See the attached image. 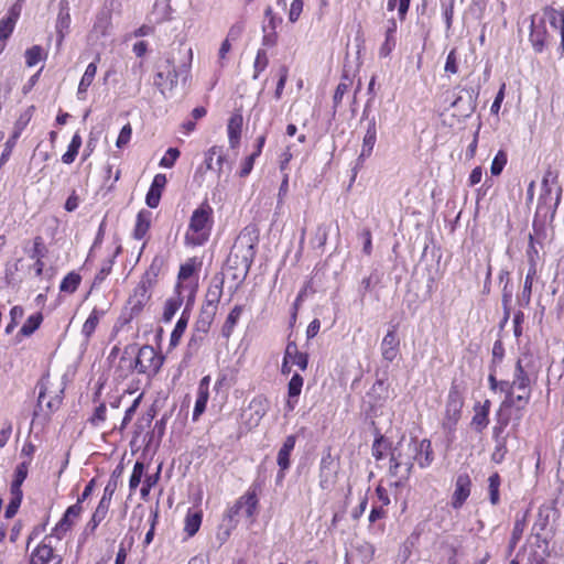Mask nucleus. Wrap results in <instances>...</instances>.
I'll list each match as a JSON object with an SVG mask.
<instances>
[{
  "instance_id": "obj_5",
  "label": "nucleus",
  "mask_w": 564,
  "mask_h": 564,
  "mask_svg": "<svg viewBox=\"0 0 564 564\" xmlns=\"http://www.w3.org/2000/svg\"><path fill=\"white\" fill-rule=\"evenodd\" d=\"M263 490V481L254 479L247 490L226 510V518L235 522V518L243 511L246 518L253 524L257 520L260 507V495Z\"/></svg>"
},
{
  "instance_id": "obj_57",
  "label": "nucleus",
  "mask_w": 564,
  "mask_h": 564,
  "mask_svg": "<svg viewBox=\"0 0 564 564\" xmlns=\"http://www.w3.org/2000/svg\"><path fill=\"white\" fill-rule=\"evenodd\" d=\"M275 76L278 78V82H276V87H275V91H274V98L276 100H279V99H281V97L283 95V90H284L285 84L288 82L289 67L284 64L280 65L275 70Z\"/></svg>"
},
{
  "instance_id": "obj_7",
  "label": "nucleus",
  "mask_w": 564,
  "mask_h": 564,
  "mask_svg": "<svg viewBox=\"0 0 564 564\" xmlns=\"http://www.w3.org/2000/svg\"><path fill=\"white\" fill-rule=\"evenodd\" d=\"M203 261L198 257L188 258L180 265L174 288L188 294V304H194L199 286V272Z\"/></svg>"
},
{
  "instance_id": "obj_54",
  "label": "nucleus",
  "mask_w": 564,
  "mask_h": 564,
  "mask_svg": "<svg viewBox=\"0 0 564 564\" xmlns=\"http://www.w3.org/2000/svg\"><path fill=\"white\" fill-rule=\"evenodd\" d=\"M161 475V466H159L155 474L147 475L143 479L142 487L140 489V496L143 501H148L150 498L151 489L159 482Z\"/></svg>"
},
{
  "instance_id": "obj_58",
  "label": "nucleus",
  "mask_w": 564,
  "mask_h": 564,
  "mask_svg": "<svg viewBox=\"0 0 564 564\" xmlns=\"http://www.w3.org/2000/svg\"><path fill=\"white\" fill-rule=\"evenodd\" d=\"M356 552L364 564H369L375 558L376 547L372 543L364 541L357 545Z\"/></svg>"
},
{
  "instance_id": "obj_45",
  "label": "nucleus",
  "mask_w": 564,
  "mask_h": 564,
  "mask_svg": "<svg viewBox=\"0 0 564 564\" xmlns=\"http://www.w3.org/2000/svg\"><path fill=\"white\" fill-rule=\"evenodd\" d=\"M536 276H538V268H529L525 279H524L522 293H521V302H522L523 306H529L531 303L533 283H534V280L536 279Z\"/></svg>"
},
{
  "instance_id": "obj_10",
  "label": "nucleus",
  "mask_w": 564,
  "mask_h": 564,
  "mask_svg": "<svg viewBox=\"0 0 564 564\" xmlns=\"http://www.w3.org/2000/svg\"><path fill=\"white\" fill-rule=\"evenodd\" d=\"M283 19L279 17L272 7H267L264 10V22L261 26L262 39L261 44L263 47L272 48L279 43L278 28L282 24Z\"/></svg>"
},
{
  "instance_id": "obj_36",
  "label": "nucleus",
  "mask_w": 564,
  "mask_h": 564,
  "mask_svg": "<svg viewBox=\"0 0 564 564\" xmlns=\"http://www.w3.org/2000/svg\"><path fill=\"white\" fill-rule=\"evenodd\" d=\"M295 443H296V436L289 435V436H286V438L283 442V445L281 446V448L278 452L276 463L280 467L281 473L286 470L291 465L290 456H291L292 451L295 447Z\"/></svg>"
},
{
  "instance_id": "obj_51",
  "label": "nucleus",
  "mask_w": 564,
  "mask_h": 564,
  "mask_svg": "<svg viewBox=\"0 0 564 564\" xmlns=\"http://www.w3.org/2000/svg\"><path fill=\"white\" fill-rule=\"evenodd\" d=\"M269 65V57L265 48H259L257 51L254 61H253V74L252 79H258L260 75L267 69Z\"/></svg>"
},
{
  "instance_id": "obj_13",
  "label": "nucleus",
  "mask_w": 564,
  "mask_h": 564,
  "mask_svg": "<svg viewBox=\"0 0 564 564\" xmlns=\"http://www.w3.org/2000/svg\"><path fill=\"white\" fill-rule=\"evenodd\" d=\"M225 276L224 273H216L209 281L204 296L202 308L215 310L217 313L218 305L224 295Z\"/></svg>"
},
{
  "instance_id": "obj_9",
  "label": "nucleus",
  "mask_w": 564,
  "mask_h": 564,
  "mask_svg": "<svg viewBox=\"0 0 564 564\" xmlns=\"http://www.w3.org/2000/svg\"><path fill=\"white\" fill-rule=\"evenodd\" d=\"M150 299L151 292L143 284H137L126 302L122 314L123 322L130 323L133 318L140 316Z\"/></svg>"
},
{
  "instance_id": "obj_30",
  "label": "nucleus",
  "mask_w": 564,
  "mask_h": 564,
  "mask_svg": "<svg viewBox=\"0 0 564 564\" xmlns=\"http://www.w3.org/2000/svg\"><path fill=\"white\" fill-rule=\"evenodd\" d=\"M377 142V123L376 119L371 118L368 122V127L366 133L362 139L361 151L358 156V161H364L365 159L371 156L375 144Z\"/></svg>"
},
{
  "instance_id": "obj_39",
  "label": "nucleus",
  "mask_w": 564,
  "mask_h": 564,
  "mask_svg": "<svg viewBox=\"0 0 564 564\" xmlns=\"http://www.w3.org/2000/svg\"><path fill=\"white\" fill-rule=\"evenodd\" d=\"M203 521V512L200 510L188 509L184 519V532L188 538L194 536Z\"/></svg>"
},
{
  "instance_id": "obj_17",
  "label": "nucleus",
  "mask_w": 564,
  "mask_h": 564,
  "mask_svg": "<svg viewBox=\"0 0 564 564\" xmlns=\"http://www.w3.org/2000/svg\"><path fill=\"white\" fill-rule=\"evenodd\" d=\"M529 41L535 53H542L549 43V33L544 19L532 17Z\"/></svg>"
},
{
  "instance_id": "obj_43",
  "label": "nucleus",
  "mask_w": 564,
  "mask_h": 564,
  "mask_svg": "<svg viewBox=\"0 0 564 564\" xmlns=\"http://www.w3.org/2000/svg\"><path fill=\"white\" fill-rule=\"evenodd\" d=\"M215 156H216V164H217L218 172H220L223 169V165L225 163V160H226L223 147L213 145L212 148H209L205 152L204 164L207 170H213L214 169L213 162H214Z\"/></svg>"
},
{
  "instance_id": "obj_60",
  "label": "nucleus",
  "mask_w": 564,
  "mask_h": 564,
  "mask_svg": "<svg viewBox=\"0 0 564 564\" xmlns=\"http://www.w3.org/2000/svg\"><path fill=\"white\" fill-rule=\"evenodd\" d=\"M507 163H508V155H507L506 151L499 150L497 152V154L495 155V158L491 162V165H490L491 175L499 176L502 173Z\"/></svg>"
},
{
  "instance_id": "obj_23",
  "label": "nucleus",
  "mask_w": 564,
  "mask_h": 564,
  "mask_svg": "<svg viewBox=\"0 0 564 564\" xmlns=\"http://www.w3.org/2000/svg\"><path fill=\"white\" fill-rule=\"evenodd\" d=\"M166 183L167 178L165 174L158 173L154 175L150 188L145 195V203L150 208H156L159 206Z\"/></svg>"
},
{
  "instance_id": "obj_11",
  "label": "nucleus",
  "mask_w": 564,
  "mask_h": 564,
  "mask_svg": "<svg viewBox=\"0 0 564 564\" xmlns=\"http://www.w3.org/2000/svg\"><path fill=\"white\" fill-rule=\"evenodd\" d=\"M562 193L563 188L561 185H557L555 192H553L552 187H541L536 214H542L544 217L549 216L553 220L562 199Z\"/></svg>"
},
{
  "instance_id": "obj_26",
  "label": "nucleus",
  "mask_w": 564,
  "mask_h": 564,
  "mask_svg": "<svg viewBox=\"0 0 564 564\" xmlns=\"http://www.w3.org/2000/svg\"><path fill=\"white\" fill-rule=\"evenodd\" d=\"M20 14L21 4L18 2L9 9L7 17L0 20V41L4 42L11 36Z\"/></svg>"
},
{
  "instance_id": "obj_25",
  "label": "nucleus",
  "mask_w": 564,
  "mask_h": 564,
  "mask_svg": "<svg viewBox=\"0 0 564 564\" xmlns=\"http://www.w3.org/2000/svg\"><path fill=\"white\" fill-rule=\"evenodd\" d=\"M491 409V401L486 399L482 403H476L474 405V415L470 421V425L478 432L481 433L487 429L489 424V413Z\"/></svg>"
},
{
  "instance_id": "obj_55",
  "label": "nucleus",
  "mask_w": 564,
  "mask_h": 564,
  "mask_svg": "<svg viewBox=\"0 0 564 564\" xmlns=\"http://www.w3.org/2000/svg\"><path fill=\"white\" fill-rule=\"evenodd\" d=\"M47 53L40 45H33L25 51V64L29 67L35 66L40 61L46 59Z\"/></svg>"
},
{
  "instance_id": "obj_59",
  "label": "nucleus",
  "mask_w": 564,
  "mask_h": 564,
  "mask_svg": "<svg viewBox=\"0 0 564 564\" xmlns=\"http://www.w3.org/2000/svg\"><path fill=\"white\" fill-rule=\"evenodd\" d=\"M70 25V15L68 9H62L58 13L56 21V31L59 36V42H62L65 37V34L68 32Z\"/></svg>"
},
{
  "instance_id": "obj_24",
  "label": "nucleus",
  "mask_w": 564,
  "mask_h": 564,
  "mask_svg": "<svg viewBox=\"0 0 564 564\" xmlns=\"http://www.w3.org/2000/svg\"><path fill=\"white\" fill-rule=\"evenodd\" d=\"M413 443L415 452L413 459L421 468H427L434 460L432 442L429 438H423Z\"/></svg>"
},
{
  "instance_id": "obj_1",
  "label": "nucleus",
  "mask_w": 564,
  "mask_h": 564,
  "mask_svg": "<svg viewBox=\"0 0 564 564\" xmlns=\"http://www.w3.org/2000/svg\"><path fill=\"white\" fill-rule=\"evenodd\" d=\"M540 368L538 358L525 351L516 361L512 380H502L506 395L496 414L497 424L492 429L496 437L505 431L511 420H522L531 401L532 388L538 381Z\"/></svg>"
},
{
  "instance_id": "obj_19",
  "label": "nucleus",
  "mask_w": 564,
  "mask_h": 564,
  "mask_svg": "<svg viewBox=\"0 0 564 564\" xmlns=\"http://www.w3.org/2000/svg\"><path fill=\"white\" fill-rule=\"evenodd\" d=\"M84 511V508L82 505L75 502L74 505L69 506L63 517L59 519V521L55 524L53 528V533L61 538L65 533L72 530L75 522L80 518L82 513Z\"/></svg>"
},
{
  "instance_id": "obj_52",
  "label": "nucleus",
  "mask_w": 564,
  "mask_h": 564,
  "mask_svg": "<svg viewBox=\"0 0 564 564\" xmlns=\"http://www.w3.org/2000/svg\"><path fill=\"white\" fill-rule=\"evenodd\" d=\"M527 522H528V512H524L521 517L517 516L514 524H513V529H512L511 539H510L511 547H514L521 540L524 529L527 527Z\"/></svg>"
},
{
  "instance_id": "obj_6",
  "label": "nucleus",
  "mask_w": 564,
  "mask_h": 564,
  "mask_svg": "<svg viewBox=\"0 0 564 564\" xmlns=\"http://www.w3.org/2000/svg\"><path fill=\"white\" fill-rule=\"evenodd\" d=\"M36 387L39 397L36 409L33 413V420L42 413L46 420L54 414L62 405L64 399V388L51 389L50 376H42Z\"/></svg>"
},
{
  "instance_id": "obj_21",
  "label": "nucleus",
  "mask_w": 564,
  "mask_h": 564,
  "mask_svg": "<svg viewBox=\"0 0 564 564\" xmlns=\"http://www.w3.org/2000/svg\"><path fill=\"white\" fill-rule=\"evenodd\" d=\"M209 384H210V376H204L198 383L197 388V398L195 401V406L193 410L192 419L194 422L198 421L200 415L205 412L207 402L209 400Z\"/></svg>"
},
{
  "instance_id": "obj_37",
  "label": "nucleus",
  "mask_w": 564,
  "mask_h": 564,
  "mask_svg": "<svg viewBox=\"0 0 564 564\" xmlns=\"http://www.w3.org/2000/svg\"><path fill=\"white\" fill-rule=\"evenodd\" d=\"M216 314L215 310L200 308L193 332L206 336L212 328Z\"/></svg>"
},
{
  "instance_id": "obj_20",
  "label": "nucleus",
  "mask_w": 564,
  "mask_h": 564,
  "mask_svg": "<svg viewBox=\"0 0 564 564\" xmlns=\"http://www.w3.org/2000/svg\"><path fill=\"white\" fill-rule=\"evenodd\" d=\"M381 356L383 360L392 362L400 355V338L397 333V325L392 326L381 341Z\"/></svg>"
},
{
  "instance_id": "obj_31",
  "label": "nucleus",
  "mask_w": 564,
  "mask_h": 564,
  "mask_svg": "<svg viewBox=\"0 0 564 564\" xmlns=\"http://www.w3.org/2000/svg\"><path fill=\"white\" fill-rule=\"evenodd\" d=\"M189 318H191L189 310L184 308L180 318L177 319L171 335H170L169 350H172L180 345L181 339L187 328Z\"/></svg>"
},
{
  "instance_id": "obj_15",
  "label": "nucleus",
  "mask_w": 564,
  "mask_h": 564,
  "mask_svg": "<svg viewBox=\"0 0 564 564\" xmlns=\"http://www.w3.org/2000/svg\"><path fill=\"white\" fill-rule=\"evenodd\" d=\"M471 478L467 473H462L456 477L455 489L451 498V506L454 510H459L471 494Z\"/></svg>"
},
{
  "instance_id": "obj_62",
  "label": "nucleus",
  "mask_w": 564,
  "mask_h": 564,
  "mask_svg": "<svg viewBox=\"0 0 564 564\" xmlns=\"http://www.w3.org/2000/svg\"><path fill=\"white\" fill-rule=\"evenodd\" d=\"M107 513L100 511L99 509H95L91 514V518L86 523L85 533L88 535H94L99 524L106 519Z\"/></svg>"
},
{
  "instance_id": "obj_34",
  "label": "nucleus",
  "mask_w": 564,
  "mask_h": 564,
  "mask_svg": "<svg viewBox=\"0 0 564 564\" xmlns=\"http://www.w3.org/2000/svg\"><path fill=\"white\" fill-rule=\"evenodd\" d=\"M284 357L290 360V364L297 366L300 370L305 371L307 369L308 355L300 351L295 341L286 344Z\"/></svg>"
},
{
  "instance_id": "obj_63",
  "label": "nucleus",
  "mask_w": 564,
  "mask_h": 564,
  "mask_svg": "<svg viewBox=\"0 0 564 564\" xmlns=\"http://www.w3.org/2000/svg\"><path fill=\"white\" fill-rule=\"evenodd\" d=\"M181 155L177 148H169L161 158L159 165L164 169H172Z\"/></svg>"
},
{
  "instance_id": "obj_61",
  "label": "nucleus",
  "mask_w": 564,
  "mask_h": 564,
  "mask_svg": "<svg viewBox=\"0 0 564 564\" xmlns=\"http://www.w3.org/2000/svg\"><path fill=\"white\" fill-rule=\"evenodd\" d=\"M501 434L502 433H500L498 437L494 435V438L496 440V446L491 454V460L496 464L502 463L508 452L506 440L500 437Z\"/></svg>"
},
{
  "instance_id": "obj_46",
  "label": "nucleus",
  "mask_w": 564,
  "mask_h": 564,
  "mask_svg": "<svg viewBox=\"0 0 564 564\" xmlns=\"http://www.w3.org/2000/svg\"><path fill=\"white\" fill-rule=\"evenodd\" d=\"M43 321L44 316L41 312L30 315L20 328L19 334L23 337H30L41 327Z\"/></svg>"
},
{
  "instance_id": "obj_22",
  "label": "nucleus",
  "mask_w": 564,
  "mask_h": 564,
  "mask_svg": "<svg viewBox=\"0 0 564 564\" xmlns=\"http://www.w3.org/2000/svg\"><path fill=\"white\" fill-rule=\"evenodd\" d=\"M304 384L303 377L295 372L288 383V397L285 400L284 409L286 413L295 410Z\"/></svg>"
},
{
  "instance_id": "obj_64",
  "label": "nucleus",
  "mask_w": 564,
  "mask_h": 564,
  "mask_svg": "<svg viewBox=\"0 0 564 564\" xmlns=\"http://www.w3.org/2000/svg\"><path fill=\"white\" fill-rule=\"evenodd\" d=\"M47 254V248L45 246L44 239L42 236H36L33 238V246L29 253L31 259L45 258Z\"/></svg>"
},
{
  "instance_id": "obj_40",
  "label": "nucleus",
  "mask_w": 564,
  "mask_h": 564,
  "mask_svg": "<svg viewBox=\"0 0 564 564\" xmlns=\"http://www.w3.org/2000/svg\"><path fill=\"white\" fill-rule=\"evenodd\" d=\"M82 280L83 278L77 271H69L59 282V292L67 295L74 294L80 286Z\"/></svg>"
},
{
  "instance_id": "obj_42",
  "label": "nucleus",
  "mask_w": 564,
  "mask_h": 564,
  "mask_svg": "<svg viewBox=\"0 0 564 564\" xmlns=\"http://www.w3.org/2000/svg\"><path fill=\"white\" fill-rule=\"evenodd\" d=\"M398 25L394 19L389 20V25L386 31V40L380 46L379 55L380 57H387L391 54L393 48L395 47V39L394 34L397 32Z\"/></svg>"
},
{
  "instance_id": "obj_2",
  "label": "nucleus",
  "mask_w": 564,
  "mask_h": 564,
  "mask_svg": "<svg viewBox=\"0 0 564 564\" xmlns=\"http://www.w3.org/2000/svg\"><path fill=\"white\" fill-rule=\"evenodd\" d=\"M164 356L151 345H143L135 351L134 346H127L119 359L116 375L119 379H126L137 372L152 379L161 370Z\"/></svg>"
},
{
  "instance_id": "obj_47",
  "label": "nucleus",
  "mask_w": 564,
  "mask_h": 564,
  "mask_svg": "<svg viewBox=\"0 0 564 564\" xmlns=\"http://www.w3.org/2000/svg\"><path fill=\"white\" fill-rule=\"evenodd\" d=\"M83 139L79 134V132H75L66 152L62 155V162L64 164H72L76 160V156L78 155L79 149L82 148Z\"/></svg>"
},
{
  "instance_id": "obj_28",
  "label": "nucleus",
  "mask_w": 564,
  "mask_h": 564,
  "mask_svg": "<svg viewBox=\"0 0 564 564\" xmlns=\"http://www.w3.org/2000/svg\"><path fill=\"white\" fill-rule=\"evenodd\" d=\"M106 313L107 310L97 306L93 307V310L90 311L80 330L82 336L87 343L90 341V339L93 338L100 321L105 317Z\"/></svg>"
},
{
  "instance_id": "obj_44",
  "label": "nucleus",
  "mask_w": 564,
  "mask_h": 564,
  "mask_svg": "<svg viewBox=\"0 0 564 564\" xmlns=\"http://www.w3.org/2000/svg\"><path fill=\"white\" fill-rule=\"evenodd\" d=\"M35 111L34 106L28 107L23 112L20 113L18 119L14 122L12 137L13 139H19L22 134V132L25 130V128L29 126L33 115Z\"/></svg>"
},
{
  "instance_id": "obj_33",
  "label": "nucleus",
  "mask_w": 564,
  "mask_h": 564,
  "mask_svg": "<svg viewBox=\"0 0 564 564\" xmlns=\"http://www.w3.org/2000/svg\"><path fill=\"white\" fill-rule=\"evenodd\" d=\"M99 61H100V55L97 54L95 61L87 65L85 73L82 76V79H80V82L78 84V88H77V96L79 99H85V95H86L88 88L90 87V85L93 84L95 76L97 74V65H98Z\"/></svg>"
},
{
  "instance_id": "obj_18",
  "label": "nucleus",
  "mask_w": 564,
  "mask_h": 564,
  "mask_svg": "<svg viewBox=\"0 0 564 564\" xmlns=\"http://www.w3.org/2000/svg\"><path fill=\"white\" fill-rule=\"evenodd\" d=\"M464 405V398L456 384H452L448 391L446 406H445V417L451 423L456 424L462 415V410Z\"/></svg>"
},
{
  "instance_id": "obj_35",
  "label": "nucleus",
  "mask_w": 564,
  "mask_h": 564,
  "mask_svg": "<svg viewBox=\"0 0 564 564\" xmlns=\"http://www.w3.org/2000/svg\"><path fill=\"white\" fill-rule=\"evenodd\" d=\"M242 312H243V306L240 304H236L228 313V315L221 326V329H220V334H221L223 338H225L226 340H228L231 337V335L235 330V327L237 326V324L242 315Z\"/></svg>"
},
{
  "instance_id": "obj_8",
  "label": "nucleus",
  "mask_w": 564,
  "mask_h": 564,
  "mask_svg": "<svg viewBox=\"0 0 564 564\" xmlns=\"http://www.w3.org/2000/svg\"><path fill=\"white\" fill-rule=\"evenodd\" d=\"M29 467H30V462H21L17 465V467L14 469L13 478L10 484V490H9L10 500L4 510L6 519L14 518L21 507V503L23 500L22 485L28 477Z\"/></svg>"
},
{
  "instance_id": "obj_56",
  "label": "nucleus",
  "mask_w": 564,
  "mask_h": 564,
  "mask_svg": "<svg viewBox=\"0 0 564 564\" xmlns=\"http://www.w3.org/2000/svg\"><path fill=\"white\" fill-rule=\"evenodd\" d=\"M329 227L325 224H319L312 237V245L314 248L323 249L328 240Z\"/></svg>"
},
{
  "instance_id": "obj_49",
  "label": "nucleus",
  "mask_w": 564,
  "mask_h": 564,
  "mask_svg": "<svg viewBox=\"0 0 564 564\" xmlns=\"http://www.w3.org/2000/svg\"><path fill=\"white\" fill-rule=\"evenodd\" d=\"M500 485L501 477L499 473H492L488 478L489 501L492 506H497L500 502Z\"/></svg>"
},
{
  "instance_id": "obj_12",
  "label": "nucleus",
  "mask_w": 564,
  "mask_h": 564,
  "mask_svg": "<svg viewBox=\"0 0 564 564\" xmlns=\"http://www.w3.org/2000/svg\"><path fill=\"white\" fill-rule=\"evenodd\" d=\"M63 557L55 552L50 536H45L31 552L29 564H62Z\"/></svg>"
},
{
  "instance_id": "obj_3",
  "label": "nucleus",
  "mask_w": 564,
  "mask_h": 564,
  "mask_svg": "<svg viewBox=\"0 0 564 564\" xmlns=\"http://www.w3.org/2000/svg\"><path fill=\"white\" fill-rule=\"evenodd\" d=\"M259 229L249 225L241 229L226 260V269H250L257 253Z\"/></svg>"
},
{
  "instance_id": "obj_16",
  "label": "nucleus",
  "mask_w": 564,
  "mask_h": 564,
  "mask_svg": "<svg viewBox=\"0 0 564 564\" xmlns=\"http://www.w3.org/2000/svg\"><path fill=\"white\" fill-rule=\"evenodd\" d=\"M413 463L410 459H403L400 453H397V448L391 453L389 473L391 476L398 478L394 482L395 487H399L403 481L408 480L412 471Z\"/></svg>"
},
{
  "instance_id": "obj_4",
  "label": "nucleus",
  "mask_w": 564,
  "mask_h": 564,
  "mask_svg": "<svg viewBox=\"0 0 564 564\" xmlns=\"http://www.w3.org/2000/svg\"><path fill=\"white\" fill-rule=\"evenodd\" d=\"M214 223V209L208 200L205 199L193 210L189 217L184 235V243L192 248L207 243L213 231Z\"/></svg>"
},
{
  "instance_id": "obj_48",
  "label": "nucleus",
  "mask_w": 564,
  "mask_h": 564,
  "mask_svg": "<svg viewBox=\"0 0 564 564\" xmlns=\"http://www.w3.org/2000/svg\"><path fill=\"white\" fill-rule=\"evenodd\" d=\"M318 478L319 487L323 490H330L337 482L338 470L337 468H319Z\"/></svg>"
},
{
  "instance_id": "obj_32",
  "label": "nucleus",
  "mask_w": 564,
  "mask_h": 564,
  "mask_svg": "<svg viewBox=\"0 0 564 564\" xmlns=\"http://www.w3.org/2000/svg\"><path fill=\"white\" fill-rule=\"evenodd\" d=\"M544 15L547 18L551 26L553 29L560 30L561 34V43H560V52H564V10H557L551 6H547L543 9Z\"/></svg>"
},
{
  "instance_id": "obj_50",
  "label": "nucleus",
  "mask_w": 564,
  "mask_h": 564,
  "mask_svg": "<svg viewBox=\"0 0 564 564\" xmlns=\"http://www.w3.org/2000/svg\"><path fill=\"white\" fill-rule=\"evenodd\" d=\"M145 465L144 463L137 460L133 465L132 473L129 478V490L130 494L134 492L139 485L141 484L142 478H145Z\"/></svg>"
},
{
  "instance_id": "obj_29",
  "label": "nucleus",
  "mask_w": 564,
  "mask_h": 564,
  "mask_svg": "<svg viewBox=\"0 0 564 564\" xmlns=\"http://www.w3.org/2000/svg\"><path fill=\"white\" fill-rule=\"evenodd\" d=\"M243 117L240 111L234 112L227 123L228 142L231 149H237L240 144Z\"/></svg>"
},
{
  "instance_id": "obj_14",
  "label": "nucleus",
  "mask_w": 564,
  "mask_h": 564,
  "mask_svg": "<svg viewBox=\"0 0 564 564\" xmlns=\"http://www.w3.org/2000/svg\"><path fill=\"white\" fill-rule=\"evenodd\" d=\"M184 303V308L191 311L193 304H188V294L174 288L173 294L164 302L161 319L164 323H170Z\"/></svg>"
},
{
  "instance_id": "obj_41",
  "label": "nucleus",
  "mask_w": 564,
  "mask_h": 564,
  "mask_svg": "<svg viewBox=\"0 0 564 564\" xmlns=\"http://www.w3.org/2000/svg\"><path fill=\"white\" fill-rule=\"evenodd\" d=\"M352 84H354L352 76H350L348 72H343V74L340 76V82L337 85L334 96H333L334 109H337L340 106L345 94H347L349 91Z\"/></svg>"
},
{
  "instance_id": "obj_27",
  "label": "nucleus",
  "mask_w": 564,
  "mask_h": 564,
  "mask_svg": "<svg viewBox=\"0 0 564 564\" xmlns=\"http://www.w3.org/2000/svg\"><path fill=\"white\" fill-rule=\"evenodd\" d=\"M152 226V213L148 209H141L135 216V223L132 230L134 240H144Z\"/></svg>"
},
{
  "instance_id": "obj_53",
  "label": "nucleus",
  "mask_w": 564,
  "mask_h": 564,
  "mask_svg": "<svg viewBox=\"0 0 564 564\" xmlns=\"http://www.w3.org/2000/svg\"><path fill=\"white\" fill-rule=\"evenodd\" d=\"M390 442L382 435L378 434L372 444V456L376 460H381L387 455V452L390 449Z\"/></svg>"
},
{
  "instance_id": "obj_38",
  "label": "nucleus",
  "mask_w": 564,
  "mask_h": 564,
  "mask_svg": "<svg viewBox=\"0 0 564 564\" xmlns=\"http://www.w3.org/2000/svg\"><path fill=\"white\" fill-rule=\"evenodd\" d=\"M121 251H122V247H121V245H118L116 247V250L113 251L111 258H109L102 262L100 269L94 276L93 286L100 285L106 280V278L111 273L116 258L121 253Z\"/></svg>"
}]
</instances>
